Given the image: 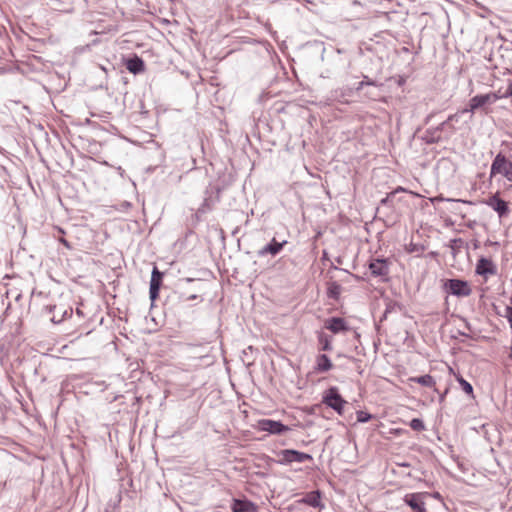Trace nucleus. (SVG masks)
<instances>
[{"label":"nucleus","mask_w":512,"mask_h":512,"mask_svg":"<svg viewBox=\"0 0 512 512\" xmlns=\"http://www.w3.org/2000/svg\"><path fill=\"white\" fill-rule=\"evenodd\" d=\"M323 403L335 410L339 415L344 414V406L347 402L339 394L337 387H330L323 396Z\"/></svg>","instance_id":"1"},{"label":"nucleus","mask_w":512,"mask_h":512,"mask_svg":"<svg viewBox=\"0 0 512 512\" xmlns=\"http://www.w3.org/2000/svg\"><path fill=\"white\" fill-rule=\"evenodd\" d=\"M502 174L512 182V162L508 161L502 153H498L491 165V175Z\"/></svg>","instance_id":"2"},{"label":"nucleus","mask_w":512,"mask_h":512,"mask_svg":"<svg viewBox=\"0 0 512 512\" xmlns=\"http://www.w3.org/2000/svg\"><path fill=\"white\" fill-rule=\"evenodd\" d=\"M443 287L446 292L457 297H467L472 292L468 282L460 279H448Z\"/></svg>","instance_id":"3"},{"label":"nucleus","mask_w":512,"mask_h":512,"mask_svg":"<svg viewBox=\"0 0 512 512\" xmlns=\"http://www.w3.org/2000/svg\"><path fill=\"white\" fill-rule=\"evenodd\" d=\"M278 456L281 457L278 460V462L282 465L291 464L293 462L303 463L305 461H310L313 459V457L310 454L300 452L294 449L281 450L278 453Z\"/></svg>","instance_id":"4"},{"label":"nucleus","mask_w":512,"mask_h":512,"mask_svg":"<svg viewBox=\"0 0 512 512\" xmlns=\"http://www.w3.org/2000/svg\"><path fill=\"white\" fill-rule=\"evenodd\" d=\"M257 429L259 431L268 432L274 435H282L290 430V428L280 421L272 419H260L257 422Z\"/></svg>","instance_id":"5"},{"label":"nucleus","mask_w":512,"mask_h":512,"mask_svg":"<svg viewBox=\"0 0 512 512\" xmlns=\"http://www.w3.org/2000/svg\"><path fill=\"white\" fill-rule=\"evenodd\" d=\"M496 100L494 94H482L476 95L470 99L469 107L463 109V112L474 113L475 110L484 107L486 104H490Z\"/></svg>","instance_id":"6"},{"label":"nucleus","mask_w":512,"mask_h":512,"mask_svg":"<svg viewBox=\"0 0 512 512\" xmlns=\"http://www.w3.org/2000/svg\"><path fill=\"white\" fill-rule=\"evenodd\" d=\"M163 273L154 266L151 274L149 297L151 302H154L159 296V290L162 284Z\"/></svg>","instance_id":"7"},{"label":"nucleus","mask_w":512,"mask_h":512,"mask_svg":"<svg viewBox=\"0 0 512 512\" xmlns=\"http://www.w3.org/2000/svg\"><path fill=\"white\" fill-rule=\"evenodd\" d=\"M485 204L496 211L500 218L507 215L509 212L508 203L499 198L498 194H494L486 199Z\"/></svg>","instance_id":"8"},{"label":"nucleus","mask_w":512,"mask_h":512,"mask_svg":"<svg viewBox=\"0 0 512 512\" xmlns=\"http://www.w3.org/2000/svg\"><path fill=\"white\" fill-rule=\"evenodd\" d=\"M423 497L421 493H410L405 495L404 502L415 512H426Z\"/></svg>","instance_id":"9"},{"label":"nucleus","mask_w":512,"mask_h":512,"mask_svg":"<svg viewBox=\"0 0 512 512\" xmlns=\"http://www.w3.org/2000/svg\"><path fill=\"white\" fill-rule=\"evenodd\" d=\"M325 328L330 330L332 333L337 334L340 332H346L349 327L346 321L340 317H332L325 322Z\"/></svg>","instance_id":"10"},{"label":"nucleus","mask_w":512,"mask_h":512,"mask_svg":"<svg viewBox=\"0 0 512 512\" xmlns=\"http://www.w3.org/2000/svg\"><path fill=\"white\" fill-rule=\"evenodd\" d=\"M369 269L374 276H387L389 273V266L387 260L374 259L369 264Z\"/></svg>","instance_id":"11"},{"label":"nucleus","mask_w":512,"mask_h":512,"mask_svg":"<svg viewBox=\"0 0 512 512\" xmlns=\"http://www.w3.org/2000/svg\"><path fill=\"white\" fill-rule=\"evenodd\" d=\"M231 509L233 512H256L257 506L253 502L246 499H234Z\"/></svg>","instance_id":"12"},{"label":"nucleus","mask_w":512,"mask_h":512,"mask_svg":"<svg viewBox=\"0 0 512 512\" xmlns=\"http://www.w3.org/2000/svg\"><path fill=\"white\" fill-rule=\"evenodd\" d=\"M476 273L482 276L495 273V267L491 260L487 258H480L476 264Z\"/></svg>","instance_id":"13"},{"label":"nucleus","mask_w":512,"mask_h":512,"mask_svg":"<svg viewBox=\"0 0 512 512\" xmlns=\"http://www.w3.org/2000/svg\"><path fill=\"white\" fill-rule=\"evenodd\" d=\"M286 244V241L283 242H277L275 238L272 239V241L264 246L260 251L259 255L264 256L266 254H271L273 256L277 255L283 248V246Z\"/></svg>","instance_id":"14"},{"label":"nucleus","mask_w":512,"mask_h":512,"mask_svg":"<svg viewBox=\"0 0 512 512\" xmlns=\"http://www.w3.org/2000/svg\"><path fill=\"white\" fill-rule=\"evenodd\" d=\"M299 502L315 508L321 507V492L319 490L311 491L299 500Z\"/></svg>","instance_id":"15"},{"label":"nucleus","mask_w":512,"mask_h":512,"mask_svg":"<svg viewBox=\"0 0 512 512\" xmlns=\"http://www.w3.org/2000/svg\"><path fill=\"white\" fill-rule=\"evenodd\" d=\"M409 382H415L425 387L434 388V391L438 392V390L435 388L436 382L434 378L429 375H422V376H416V377H410L408 379Z\"/></svg>","instance_id":"16"},{"label":"nucleus","mask_w":512,"mask_h":512,"mask_svg":"<svg viewBox=\"0 0 512 512\" xmlns=\"http://www.w3.org/2000/svg\"><path fill=\"white\" fill-rule=\"evenodd\" d=\"M126 67L131 73L138 74L144 71V62L141 58L135 56L127 61Z\"/></svg>","instance_id":"17"},{"label":"nucleus","mask_w":512,"mask_h":512,"mask_svg":"<svg viewBox=\"0 0 512 512\" xmlns=\"http://www.w3.org/2000/svg\"><path fill=\"white\" fill-rule=\"evenodd\" d=\"M332 368V362L329 357L325 354H321L317 357V369L320 372H326Z\"/></svg>","instance_id":"18"},{"label":"nucleus","mask_w":512,"mask_h":512,"mask_svg":"<svg viewBox=\"0 0 512 512\" xmlns=\"http://www.w3.org/2000/svg\"><path fill=\"white\" fill-rule=\"evenodd\" d=\"M423 139L426 141V143L429 144L437 143L440 141L441 135L438 134L437 132H434L433 128H430L426 130Z\"/></svg>","instance_id":"19"},{"label":"nucleus","mask_w":512,"mask_h":512,"mask_svg":"<svg viewBox=\"0 0 512 512\" xmlns=\"http://www.w3.org/2000/svg\"><path fill=\"white\" fill-rule=\"evenodd\" d=\"M457 380H458L461 388L463 389V391L466 394H469V395L473 394V387H472V385L468 381H466L462 377H458Z\"/></svg>","instance_id":"20"},{"label":"nucleus","mask_w":512,"mask_h":512,"mask_svg":"<svg viewBox=\"0 0 512 512\" xmlns=\"http://www.w3.org/2000/svg\"><path fill=\"white\" fill-rule=\"evenodd\" d=\"M410 427L414 430V431H422L425 429V425L423 423V421L419 418H414L410 421Z\"/></svg>","instance_id":"21"},{"label":"nucleus","mask_w":512,"mask_h":512,"mask_svg":"<svg viewBox=\"0 0 512 512\" xmlns=\"http://www.w3.org/2000/svg\"><path fill=\"white\" fill-rule=\"evenodd\" d=\"M319 341H320V343H321V345H322V350H324V351H329V350H331V349H332V347H331V342H330V339H329V337H328V336L323 335V334H322V335H320V337H319Z\"/></svg>","instance_id":"22"},{"label":"nucleus","mask_w":512,"mask_h":512,"mask_svg":"<svg viewBox=\"0 0 512 512\" xmlns=\"http://www.w3.org/2000/svg\"><path fill=\"white\" fill-rule=\"evenodd\" d=\"M371 414L364 412V411H358L357 412V421L360 423H366L371 419Z\"/></svg>","instance_id":"23"},{"label":"nucleus","mask_w":512,"mask_h":512,"mask_svg":"<svg viewBox=\"0 0 512 512\" xmlns=\"http://www.w3.org/2000/svg\"><path fill=\"white\" fill-rule=\"evenodd\" d=\"M340 286L336 283L332 284V286L329 288V296L336 298L339 294Z\"/></svg>","instance_id":"24"},{"label":"nucleus","mask_w":512,"mask_h":512,"mask_svg":"<svg viewBox=\"0 0 512 512\" xmlns=\"http://www.w3.org/2000/svg\"><path fill=\"white\" fill-rule=\"evenodd\" d=\"M464 113H465V112H463V110H461V111L456 112L455 114H451V115L447 118L448 123L450 124V123H451V122H453V121L457 122V121L459 120L460 116H461L462 114H464Z\"/></svg>","instance_id":"25"},{"label":"nucleus","mask_w":512,"mask_h":512,"mask_svg":"<svg viewBox=\"0 0 512 512\" xmlns=\"http://www.w3.org/2000/svg\"><path fill=\"white\" fill-rule=\"evenodd\" d=\"M447 126H450V124L448 123V121H444L442 123H440L437 127L433 128L434 129V132H437L438 134L441 135V132L447 127Z\"/></svg>","instance_id":"26"},{"label":"nucleus","mask_w":512,"mask_h":512,"mask_svg":"<svg viewBox=\"0 0 512 512\" xmlns=\"http://www.w3.org/2000/svg\"><path fill=\"white\" fill-rule=\"evenodd\" d=\"M504 316L507 319V321L509 322L510 327L512 328V308L511 307H506L505 308V315Z\"/></svg>","instance_id":"27"},{"label":"nucleus","mask_w":512,"mask_h":512,"mask_svg":"<svg viewBox=\"0 0 512 512\" xmlns=\"http://www.w3.org/2000/svg\"><path fill=\"white\" fill-rule=\"evenodd\" d=\"M66 314H67V311L65 310V311H63V312L61 313V315H60V316L53 315V316L51 317V321H52L53 323H60V322H62V321H63L64 316H65Z\"/></svg>","instance_id":"28"},{"label":"nucleus","mask_w":512,"mask_h":512,"mask_svg":"<svg viewBox=\"0 0 512 512\" xmlns=\"http://www.w3.org/2000/svg\"><path fill=\"white\" fill-rule=\"evenodd\" d=\"M399 190H402V189H401V188H399V189H397V190L393 191L392 193L388 194L385 198H383V199L381 200V204H383V205L388 204V203L390 202V200H391V197H393V196H394V194H395L397 191H399Z\"/></svg>","instance_id":"29"},{"label":"nucleus","mask_w":512,"mask_h":512,"mask_svg":"<svg viewBox=\"0 0 512 512\" xmlns=\"http://www.w3.org/2000/svg\"><path fill=\"white\" fill-rule=\"evenodd\" d=\"M364 84H367V85H373L374 83H373L372 81H362V82L360 83L359 88H361Z\"/></svg>","instance_id":"30"},{"label":"nucleus","mask_w":512,"mask_h":512,"mask_svg":"<svg viewBox=\"0 0 512 512\" xmlns=\"http://www.w3.org/2000/svg\"><path fill=\"white\" fill-rule=\"evenodd\" d=\"M506 96H512V85L508 87V90L506 92Z\"/></svg>","instance_id":"31"},{"label":"nucleus","mask_w":512,"mask_h":512,"mask_svg":"<svg viewBox=\"0 0 512 512\" xmlns=\"http://www.w3.org/2000/svg\"><path fill=\"white\" fill-rule=\"evenodd\" d=\"M433 117V113L429 114L426 119H425V123H429V121L431 120V118Z\"/></svg>","instance_id":"32"},{"label":"nucleus","mask_w":512,"mask_h":512,"mask_svg":"<svg viewBox=\"0 0 512 512\" xmlns=\"http://www.w3.org/2000/svg\"><path fill=\"white\" fill-rule=\"evenodd\" d=\"M60 241H61V243H63L66 247L70 248L69 243H68L65 239H63V238H62Z\"/></svg>","instance_id":"33"},{"label":"nucleus","mask_w":512,"mask_h":512,"mask_svg":"<svg viewBox=\"0 0 512 512\" xmlns=\"http://www.w3.org/2000/svg\"><path fill=\"white\" fill-rule=\"evenodd\" d=\"M197 298V295L193 294L187 297V300H194Z\"/></svg>","instance_id":"34"},{"label":"nucleus","mask_w":512,"mask_h":512,"mask_svg":"<svg viewBox=\"0 0 512 512\" xmlns=\"http://www.w3.org/2000/svg\"><path fill=\"white\" fill-rule=\"evenodd\" d=\"M447 391H445L443 394L440 395V401H443L445 395H446Z\"/></svg>","instance_id":"35"},{"label":"nucleus","mask_w":512,"mask_h":512,"mask_svg":"<svg viewBox=\"0 0 512 512\" xmlns=\"http://www.w3.org/2000/svg\"><path fill=\"white\" fill-rule=\"evenodd\" d=\"M55 309H57V307H56V306L49 307L50 312H52V311H53V310H55Z\"/></svg>","instance_id":"36"},{"label":"nucleus","mask_w":512,"mask_h":512,"mask_svg":"<svg viewBox=\"0 0 512 512\" xmlns=\"http://www.w3.org/2000/svg\"><path fill=\"white\" fill-rule=\"evenodd\" d=\"M389 311H390V310H389V308H387V309L385 310V312H384V317H386V315H387V313H388Z\"/></svg>","instance_id":"37"}]
</instances>
